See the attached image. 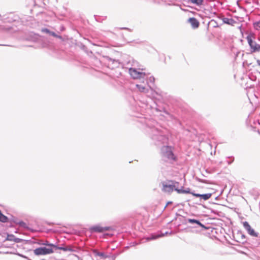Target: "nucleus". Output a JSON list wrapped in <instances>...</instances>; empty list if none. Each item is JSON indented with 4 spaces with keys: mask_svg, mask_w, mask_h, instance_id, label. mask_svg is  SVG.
I'll list each match as a JSON object with an SVG mask.
<instances>
[{
    "mask_svg": "<svg viewBox=\"0 0 260 260\" xmlns=\"http://www.w3.org/2000/svg\"><path fill=\"white\" fill-rule=\"evenodd\" d=\"M142 122L146 125V131L154 144L161 147L160 155L162 161L173 164L177 160V157L173 153V148L165 145L168 142V138L166 136L167 130L153 119H145Z\"/></svg>",
    "mask_w": 260,
    "mask_h": 260,
    "instance_id": "1",
    "label": "nucleus"
},
{
    "mask_svg": "<svg viewBox=\"0 0 260 260\" xmlns=\"http://www.w3.org/2000/svg\"><path fill=\"white\" fill-rule=\"evenodd\" d=\"M136 86L139 91L141 92L148 93L150 91L152 93V96L154 98L155 97L154 93L160 97H162L163 96L162 92L160 91H156L153 90L151 85H149L148 82V79L144 80V83H143L142 81H139V83L136 84Z\"/></svg>",
    "mask_w": 260,
    "mask_h": 260,
    "instance_id": "2",
    "label": "nucleus"
},
{
    "mask_svg": "<svg viewBox=\"0 0 260 260\" xmlns=\"http://www.w3.org/2000/svg\"><path fill=\"white\" fill-rule=\"evenodd\" d=\"M141 70L143 71V69L140 67L136 68H129L128 72L133 78L139 79V81H142V82L144 83V80L148 78V74L140 71Z\"/></svg>",
    "mask_w": 260,
    "mask_h": 260,
    "instance_id": "3",
    "label": "nucleus"
},
{
    "mask_svg": "<svg viewBox=\"0 0 260 260\" xmlns=\"http://www.w3.org/2000/svg\"><path fill=\"white\" fill-rule=\"evenodd\" d=\"M90 230L92 232L103 233L105 231H111L113 230L111 226H102L100 224H96L91 226Z\"/></svg>",
    "mask_w": 260,
    "mask_h": 260,
    "instance_id": "4",
    "label": "nucleus"
},
{
    "mask_svg": "<svg viewBox=\"0 0 260 260\" xmlns=\"http://www.w3.org/2000/svg\"><path fill=\"white\" fill-rule=\"evenodd\" d=\"M53 250L50 248L46 247H41L34 250V253L37 255H45L52 253Z\"/></svg>",
    "mask_w": 260,
    "mask_h": 260,
    "instance_id": "5",
    "label": "nucleus"
},
{
    "mask_svg": "<svg viewBox=\"0 0 260 260\" xmlns=\"http://www.w3.org/2000/svg\"><path fill=\"white\" fill-rule=\"evenodd\" d=\"M243 225L244 229L246 231L247 233L252 237H258V233L256 232L253 229H252L250 225L247 221L243 222Z\"/></svg>",
    "mask_w": 260,
    "mask_h": 260,
    "instance_id": "6",
    "label": "nucleus"
},
{
    "mask_svg": "<svg viewBox=\"0 0 260 260\" xmlns=\"http://www.w3.org/2000/svg\"><path fill=\"white\" fill-rule=\"evenodd\" d=\"M162 184V190L166 192H171L174 189L173 187L175 186L173 185V180H167V181L163 182Z\"/></svg>",
    "mask_w": 260,
    "mask_h": 260,
    "instance_id": "7",
    "label": "nucleus"
},
{
    "mask_svg": "<svg viewBox=\"0 0 260 260\" xmlns=\"http://www.w3.org/2000/svg\"><path fill=\"white\" fill-rule=\"evenodd\" d=\"M248 43L252 50V52H258L260 51V45L257 44L255 41L252 40L251 37L248 36L246 37Z\"/></svg>",
    "mask_w": 260,
    "mask_h": 260,
    "instance_id": "8",
    "label": "nucleus"
},
{
    "mask_svg": "<svg viewBox=\"0 0 260 260\" xmlns=\"http://www.w3.org/2000/svg\"><path fill=\"white\" fill-rule=\"evenodd\" d=\"M110 76L112 78L114 79V80H117V79H120V80L119 82L121 83H123V81L121 80H123L124 78L122 74V73L119 71V70H116L115 71H114L111 74Z\"/></svg>",
    "mask_w": 260,
    "mask_h": 260,
    "instance_id": "9",
    "label": "nucleus"
},
{
    "mask_svg": "<svg viewBox=\"0 0 260 260\" xmlns=\"http://www.w3.org/2000/svg\"><path fill=\"white\" fill-rule=\"evenodd\" d=\"M151 108L155 109L156 111L163 112L165 114L167 115L168 117L172 118V115L164 107L160 106L156 104L155 106H151Z\"/></svg>",
    "mask_w": 260,
    "mask_h": 260,
    "instance_id": "10",
    "label": "nucleus"
},
{
    "mask_svg": "<svg viewBox=\"0 0 260 260\" xmlns=\"http://www.w3.org/2000/svg\"><path fill=\"white\" fill-rule=\"evenodd\" d=\"M127 68H136L141 67L139 63L134 59L129 58L126 63Z\"/></svg>",
    "mask_w": 260,
    "mask_h": 260,
    "instance_id": "11",
    "label": "nucleus"
},
{
    "mask_svg": "<svg viewBox=\"0 0 260 260\" xmlns=\"http://www.w3.org/2000/svg\"><path fill=\"white\" fill-rule=\"evenodd\" d=\"M191 194H192V196H193L194 197H199L201 198V199H203L204 201H206L211 198L212 194L211 193H205V194L191 193Z\"/></svg>",
    "mask_w": 260,
    "mask_h": 260,
    "instance_id": "12",
    "label": "nucleus"
},
{
    "mask_svg": "<svg viewBox=\"0 0 260 260\" xmlns=\"http://www.w3.org/2000/svg\"><path fill=\"white\" fill-rule=\"evenodd\" d=\"M188 22L190 24L191 27L195 29L199 27L200 23L199 21L194 17H191L188 19Z\"/></svg>",
    "mask_w": 260,
    "mask_h": 260,
    "instance_id": "13",
    "label": "nucleus"
},
{
    "mask_svg": "<svg viewBox=\"0 0 260 260\" xmlns=\"http://www.w3.org/2000/svg\"><path fill=\"white\" fill-rule=\"evenodd\" d=\"M169 234L168 232H166L165 233H161L160 234H151L150 236L146 238V240L147 241H150V240H155L158 238L164 236L165 235H167Z\"/></svg>",
    "mask_w": 260,
    "mask_h": 260,
    "instance_id": "14",
    "label": "nucleus"
},
{
    "mask_svg": "<svg viewBox=\"0 0 260 260\" xmlns=\"http://www.w3.org/2000/svg\"><path fill=\"white\" fill-rule=\"evenodd\" d=\"M224 23L234 26L236 23V21L233 18H229L226 17H222L221 18Z\"/></svg>",
    "mask_w": 260,
    "mask_h": 260,
    "instance_id": "15",
    "label": "nucleus"
},
{
    "mask_svg": "<svg viewBox=\"0 0 260 260\" xmlns=\"http://www.w3.org/2000/svg\"><path fill=\"white\" fill-rule=\"evenodd\" d=\"M185 221H186L185 223H186V222H188L189 223L197 224L201 227L204 228V225L199 220L195 219L188 218V219H185Z\"/></svg>",
    "mask_w": 260,
    "mask_h": 260,
    "instance_id": "16",
    "label": "nucleus"
},
{
    "mask_svg": "<svg viewBox=\"0 0 260 260\" xmlns=\"http://www.w3.org/2000/svg\"><path fill=\"white\" fill-rule=\"evenodd\" d=\"M0 20H2L4 23H6V22L11 23L14 21L13 20V19L10 17L9 15H4L2 16L1 14H0Z\"/></svg>",
    "mask_w": 260,
    "mask_h": 260,
    "instance_id": "17",
    "label": "nucleus"
},
{
    "mask_svg": "<svg viewBox=\"0 0 260 260\" xmlns=\"http://www.w3.org/2000/svg\"><path fill=\"white\" fill-rule=\"evenodd\" d=\"M42 31L43 32L48 34L49 35L53 36L54 37L58 38H61V37L60 36H58L54 32L50 31L49 29H48L47 28H42Z\"/></svg>",
    "mask_w": 260,
    "mask_h": 260,
    "instance_id": "18",
    "label": "nucleus"
},
{
    "mask_svg": "<svg viewBox=\"0 0 260 260\" xmlns=\"http://www.w3.org/2000/svg\"><path fill=\"white\" fill-rule=\"evenodd\" d=\"M93 253L95 255L100 256L103 258L109 257V256L106 255L104 252H99L96 249L93 250Z\"/></svg>",
    "mask_w": 260,
    "mask_h": 260,
    "instance_id": "19",
    "label": "nucleus"
},
{
    "mask_svg": "<svg viewBox=\"0 0 260 260\" xmlns=\"http://www.w3.org/2000/svg\"><path fill=\"white\" fill-rule=\"evenodd\" d=\"M57 248L58 249L62 250L64 251H74L75 250L73 249V248L71 246H61V247H57Z\"/></svg>",
    "mask_w": 260,
    "mask_h": 260,
    "instance_id": "20",
    "label": "nucleus"
},
{
    "mask_svg": "<svg viewBox=\"0 0 260 260\" xmlns=\"http://www.w3.org/2000/svg\"><path fill=\"white\" fill-rule=\"evenodd\" d=\"M14 222L19 225L20 227L21 228H23L24 229H29L27 224L24 222V221H22V220H20V221H15Z\"/></svg>",
    "mask_w": 260,
    "mask_h": 260,
    "instance_id": "21",
    "label": "nucleus"
},
{
    "mask_svg": "<svg viewBox=\"0 0 260 260\" xmlns=\"http://www.w3.org/2000/svg\"><path fill=\"white\" fill-rule=\"evenodd\" d=\"M12 28V27L11 26L0 25V31H10Z\"/></svg>",
    "mask_w": 260,
    "mask_h": 260,
    "instance_id": "22",
    "label": "nucleus"
},
{
    "mask_svg": "<svg viewBox=\"0 0 260 260\" xmlns=\"http://www.w3.org/2000/svg\"><path fill=\"white\" fill-rule=\"evenodd\" d=\"M8 220V217L4 215L0 210V221L2 222H7Z\"/></svg>",
    "mask_w": 260,
    "mask_h": 260,
    "instance_id": "23",
    "label": "nucleus"
},
{
    "mask_svg": "<svg viewBox=\"0 0 260 260\" xmlns=\"http://www.w3.org/2000/svg\"><path fill=\"white\" fill-rule=\"evenodd\" d=\"M173 185L175 186L173 187L174 190L176 191L178 193H180L179 191L180 190V188H179V183L175 181H173Z\"/></svg>",
    "mask_w": 260,
    "mask_h": 260,
    "instance_id": "24",
    "label": "nucleus"
},
{
    "mask_svg": "<svg viewBox=\"0 0 260 260\" xmlns=\"http://www.w3.org/2000/svg\"><path fill=\"white\" fill-rule=\"evenodd\" d=\"M189 1L197 6L202 5L204 2V0H189Z\"/></svg>",
    "mask_w": 260,
    "mask_h": 260,
    "instance_id": "25",
    "label": "nucleus"
},
{
    "mask_svg": "<svg viewBox=\"0 0 260 260\" xmlns=\"http://www.w3.org/2000/svg\"><path fill=\"white\" fill-rule=\"evenodd\" d=\"M109 60L112 62V64L114 65V67H118L120 63L118 60L112 59L111 58H109Z\"/></svg>",
    "mask_w": 260,
    "mask_h": 260,
    "instance_id": "26",
    "label": "nucleus"
},
{
    "mask_svg": "<svg viewBox=\"0 0 260 260\" xmlns=\"http://www.w3.org/2000/svg\"><path fill=\"white\" fill-rule=\"evenodd\" d=\"M180 192V193H191V192L190 191V188H187L186 189H183V186H181L180 187V190L179 191Z\"/></svg>",
    "mask_w": 260,
    "mask_h": 260,
    "instance_id": "27",
    "label": "nucleus"
},
{
    "mask_svg": "<svg viewBox=\"0 0 260 260\" xmlns=\"http://www.w3.org/2000/svg\"><path fill=\"white\" fill-rule=\"evenodd\" d=\"M147 74H148V76H149V74L148 73H147ZM154 81H155V78L154 77H153V76L149 77L148 76V82L149 83V85H151L152 87V85L154 83Z\"/></svg>",
    "mask_w": 260,
    "mask_h": 260,
    "instance_id": "28",
    "label": "nucleus"
},
{
    "mask_svg": "<svg viewBox=\"0 0 260 260\" xmlns=\"http://www.w3.org/2000/svg\"><path fill=\"white\" fill-rule=\"evenodd\" d=\"M184 217L182 216H181V215L178 214V213H176V217L175 218V219L176 220H177V219H179V221H181L182 219H183Z\"/></svg>",
    "mask_w": 260,
    "mask_h": 260,
    "instance_id": "29",
    "label": "nucleus"
},
{
    "mask_svg": "<svg viewBox=\"0 0 260 260\" xmlns=\"http://www.w3.org/2000/svg\"><path fill=\"white\" fill-rule=\"evenodd\" d=\"M15 236L13 235H8L7 240L11 241H13Z\"/></svg>",
    "mask_w": 260,
    "mask_h": 260,
    "instance_id": "30",
    "label": "nucleus"
},
{
    "mask_svg": "<svg viewBox=\"0 0 260 260\" xmlns=\"http://www.w3.org/2000/svg\"><path fill=\"white\" fill-rule=\"evenodd\" d=\"M229 159H230V160L227 161V162L229 165H231L234 160V157L233 156H229L228 157Z\"/></svg>",
    "mask_w": 260,
    "mask_h": 260,
    "instance_id": "31",
    "label": "nucleus"
},
{
    "mask_svg": "<svg viewBox=\"0 0 260 260\" xmlns=\"http://www.w3.org/2000/svg\"><path fill=\"white\" fill-rule=\"evenodd\" d=\"M260 25V21H258V22H257L254 23V27L257 30L258 29L257 27H258L260 28V25Z\"/></svg>",
    "mask_w": 260,
    "mask_h": 260,
    "instance_id": "32",
    "label": "nucleus"
},
{
    "mask_svg": "<svg viewBox=\"0 0 260 260\" xmlns=\"http://www.w3.org/2000/svg\"><path fill=\"white\" fill-rule=\"evenodd\" d=\"M240 235H241V239L243 240L242 243H244V242L246 241V240H245L246 237H245V236L244 234H243L242 233H240Z\"/></svg>",
    "mask_w": 260,
    "mask_h": 260,
    "instance_id": "33",
    "label": "nucleus"
},
{
    "mask_svg": "<svg viewBox=\"0 0 260 260\" xmlns=\"http://www.w3.org/2000/svg\"><path fill=\"white\" fill-rule=\"evenodd\" d=\"M21 240H22L21 239L18 238H16L15 237L14 240H13V241H14V242H15L16 243H19V242H20L21 241Z\"/></svg>",
    "mask_w": 260,
    "mask_h": 260,
    "instance_id": "34",
    "label": "nucleus"
},
{
    "mask_svg": "<svg viewBox=\"0 0 260 260\" xmlns=\"http://www.w3.org/2000/svg\"><path fill=\"white\" fill-rule=\"evenodd\" d=\"M18 255H19V256H21V257H23V258H26V259H28V260H31V259H29L28 257H27V256H25V255H22V254H18Z\"/></svg>",
    "mask_w": 260,
    "mask_h": 260,
    "instance_id": "35",
    "label": "nucleus"
},
{
    "mask_svg": "<svg viewBox=\"0 0 260 260\" xmlns=\"http://www.w3.org/2000/svg\"><path fill=\"white\" fill-rule=\"evenodd\" d=\"M198 181L202 183H206V181L205 180H202V179H199Z\"/></svg>",
    "mask_w": 260,
    "mask_h": 260,
    "instance_id": "36",
    "label": "nucleus"
},
{
    "mask_svg": "<svg viewBox=\"0 0 260 260\" xmlns=\"http://www.w3.org/2000/svg\"><path fill=\"white\" fill-rule=\"evenodd\" d=\"M256 63H257V64L258 66H260V60L257 59V60H256Z\"/></svg>",
    "mask_w": 260,
    "mask_h": 260,
    "instance_id": "37",
    "label": "nucleus"
},
{
    "mask_svg": "<svg viewBox=\"0 0 260 260\" xmlns=\"http://www.w3.org/2000/svg\"><path fill=\"white\" fill-rule=\"evenodd\" d=\"M115 258H116V256L113 255L111 257V259L110 260H115Z\"/></svg>",
    "mask_w": 260,
    "mask_h": 260,
    "instance_id": "38",
    "label": "nucleus"
},
{
    "mask_svg": "<svg viewBox=\"0 0 260 260\" xmlns=\"http://www.w3.org/2000/svg\"><path fill=\"white\" fill-rule=\"evenodd\" d=\"M171 203H172V202H169L167 203V205L166 206V207L168 205L170 204H171Z\"/></svg>",
    "mask_w": 260,
    "mask_h": 260,
    "instance_id": "39",
    "label": "nucleus"
},
{
    "mask_svg": "<svg viewBox=\"0 0 260 260\" xmlns=\"http://www.w3.org/2000/svg\"><path fill=\"white\" fill-rule=\"evenodd\" d=\"M0 46H7L6 45L0 44Z\"/></svg>",
    "mask_w": 260,
    "mask_h": 260,
    "instance_id": "40",
    "label": "nucleus"
},
{
    "mask_svg": "<svg viewBox=\"0 0 260 260\" xmlns=\"http://www.w3.org/2000/svg\"><path fill=\"white\" fill-rule=\"evenodd\" d=\"M122 29H127L128 28H126V27H124V28H122Z\"/></svg>",
    "mask_w": 260,
    "mask_h": 260,
    "instance_id": "41",
    "label": "nucleus"
},
{
    "mask_svg": "<svg viewBox=\"0 0 260 260\" xmlns=\"http://www.w3.org/2000/svg\"><path fill=\"white\" fill-rule=\"evenodd\" d=\"M64 29V28L62 27V28H61V30H63Z\"/></svg>",
    "mask_w": 260,
    "mask_h": 260,
    "instance_id": "42",
    "label": "nucleus"
},
{
    "mask_svg": "<svg viewBox=\"0 0 260 260\" xmlns=\"http://www.w3.org/2000/svg\"><path fill=\"white\" fill-rule=\"evenodd\" d=\"M161 115H162L164 116H165L164 114H161Z\"/></svg>",
    "mask_w": 260,
    "mask_h": 260,
    "instance_id": "43",
    "label": "nucleus"
}]
</instances>
